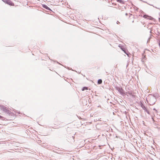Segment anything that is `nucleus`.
Masks as SVG:
<instances>
[{
	"instance_id": "11",
	"label": "nucleus",
	"mask_w": 160,
	"mask_h": 160,
	"mask_svg": "<svg viewBox=\"0 0 160 160\" xmlns=\"http://www.w3.org/2000/svg\"><path fill=\"white\" fill-rule=\"evenodd\" d=\"M134 8V9H136L137 10L138 8H137V7H135V8Z\"/></svg>"
},
{
	"instance_id": "5",
	"label": "nucleus",
	"mask_w": 160,
	"mask_h": 160,
	"mask_svg": "<svg viewBox=\"0 0 160 160\" xmlns=\"http://www.w3.org/2000/svg\"><path fill=\"white\" fill-rule=\"evenodd\" d=\"M42 7L43 8L49 10H50V8H49L47 5H45V4H43L42 5Z\"/></svg>"
},
{
	"instance_id": "4",
	"label": "nucleus",
	"mask_w": 160,
	"mask_h": 160,
	"mask_svg": "<svg viewBox=\"0 0 160 160\" xmlns=\"http://www.w3.org/2000/svg\"><path fill=\"white\" fill-rule=\"evenodd\" d=\"M143 17L145 18H147V19L149 20H152L153 19V18L149 16L146 15H144Z\"/></svg>"
},
{
	"instance_id": "16",
	"label": "nucleus",
	"mask_w": 160,
	"mask_h": 160,
	"mask_svg": "<svg viewBox=\"0 0 160 160\" xmlns=\"http://www.w3.org/2000/svg\"><path fill=\"white\" fill-rule=\"evenodd\" d=\"M154 103H152V104L153 105V104H154Z\"/></svg>"
},
{
	"instance_id": "9",
	"label": "nucleus",
	"mask_w": 160,
	"mask_h": 160,
	"mask_svg": "<svg viewBox=\"0 0 160 160\" xmlns=\"http://www.w3.org/2000/svg\"><path fill=\"white\" fill-rule=\"evenodd\" d=\"M88 87H83L82 89V91H84L85 90H87L88 89Z\"/></svg>"
},
{
	"instance_id": "8",
	"label": "nucleus",
	"mask_w": 160,
	"mask_h": 160,
	"mask_svg": "<svg viewBox=\"0 0 160 160\" xmlns=\"http://www.w3.org/2000/svg\"><path fill=\"white\" fill-rule=\"evenodd\" d=\"M117 1L122 4H123L124 3V1L122 0H117Z\"/></svg>"
},
{
	"instance_id": "1",
	"label": "nucleus",
	"mask_w": 160,
	"mask_h": 160,
	"mask_svg": "<svg viewBox=\"0 0 160 160\" xmlns=\"http://www.w3.org/2000/svg\"><path fill=\"white\" fill-rule=\"evenodd\" d=\"M5 3L11 6H14V4L10 0H2Z\"/></svg>"
},
{
	"instance_id": "7",
	"label": "nucleus",
	"mask_w": 160,
	"mask_h": 160,
	"mask_svg": "<svg viewBox=\"0 0 160 160\" xmlns=\"http://www.w3.org/2000/svg\"><path fill=\"white\" fill-rule=\"evenodd\" d=\"M102 82V80L101 79H99L98 80V84H101Z\"/></svg>"
},
{
	"instance_id": "12",
	"label": "nucleus",
	"mask_w": 160,
	"mask_h": 160,
	"mask_svg": "<svg viewBox=\"0 0 160 160\" xmlns=\"http://www.w3.org/2000/svg\"><path fill=\"white\" fill-rule=\"evenodd\" d=\"M153 110H155L156 111V112H157V110L155 108H153Z\"/></svg>"
},
{
	"instance_id": "15",
	"label": "nucleus",
	"mask_w": 160,
	"mask_h": 160,
	"mask_svg": "<svg viewBox=\"0 0 160 160\" xmlns=\"http://www.w3.org/2000/svg\"><path fill=\"white\" fill-rule=\"evenodd\" d=\"M118 23H119V22H118V21H117V23L118 24Z\"/></svg>"
},
{
	"instance_id": "3",
	"label": "nucleus",
	"mask_w": 160,
	"mask_h": 160,
	"mask_svg": "<svg viewBox=\"0 0 160 160\" xmlns=\"http://www.w3.org/2000/svg\"><path fill=\"white\" fill-rule=\"evenodd\" d=\"M117 89L118 91L120 94H123V90L122 88H119L118 87L117 88Z\"/></svg>"
},
{
	"instance_id": "10",
	"label": "nucleus",
	"mask_w": 160,
	"mask_h": 160,
	"mask_svg": "<svg viewBox=\"0 0 160 160\" xmlns=\"http://www.w3.org/2000/svg\"><path fill=\"white\" fill-rule=\"evenodd\" d=\"M145 111L148 114H150L149 111L147 109L145 110Z\"/></svg>"
},
{
	"instance_id": "6",
	"label": "nucleus",
	"mask_w": 160,
	"mask_h": 160,
	"mask_svg": "<svg viewBox=\"0 0 160 160\" xmlns=\"http://www.w3.org/2000/svg\"><path fill=\"white\" fill-rule=\"evenodd\" d=\"M141 106L142 107V108L144 110H145L146 109V107L144 106V105L143 104H142L141 105Z\"/></svg>"
},
{
	"instance_id": "13",
	"label": "nucleus",
	"mask_w": 160,
	"mask_h": 160,
	"mask_svg": "<svg viewBox=\"0 0 160 160\" xmlns=\"http://www.w3.org/2000/svg\"><path fill=\"white\" fill-rule=\"evenodd\" d=\"M152 99H154V100H155V98H153H153H152Z\"/></svg>"
},
{
	"instance_id": "2",
	"label": "nucleus",
	"mask_w": 160,
	"mask_h": 160,
	"mask_svg": "<svg viewBox=\"0 0 160 160\" xmlns=\"http://www.w3.org/2000/svg\"><path fill=\"white\" fill-rule=\"evenodd\" d=\"M2 109L4 112L8 114H9L11 113V112L8 110L5 107H3Z\"/></svg>"
},
{
	"instance_id": "14",
	"label": "nucleus",
	"mask_w": 160,
	"mask_h": 160,
	"mask_svg": "<svg viewBox=\"0 0 160 160\" xmlns=\"http://www.w3.org/2000/svg\"><path fill=\"white\" fill-rule=\"evenodd\" d=\"M2 117L0 115V118H2Z\"/></svg>"
}]
</instances>
